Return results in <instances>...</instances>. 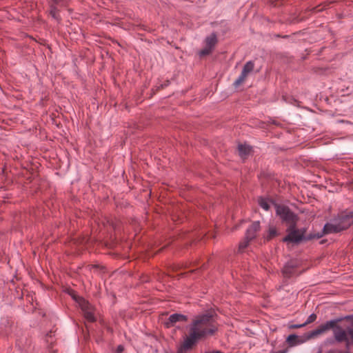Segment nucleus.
<instances>
[{
    "instance_id": "nucleus-1",
    "label": "nucleus",
    "mask_w": 353,
    "mask_h": 353,
    "mask_svg": "<svg viewBox=\"0 0 353 353\" xmlns=\"http://www.w3.org/2000/svg\"><path fill=\"white\" fill-rule=\"evenodd\" d=\"M212 317V314L210 313L200 314L195 317L189 326L188 335L185 336L183 342L179 347V353L187 352L192 350L199 341L216 333L217 328L214 325L207 327Z\"/></svg>"
},
{
    "instance_id": "nucleus-2",
    "label": "nucleus",
    "mask_w": 353,
    "mask_h": 353,
    "mask_svg": "<svg viewBox=\"0 0 353 353\" xmlns=\"http://www.w3.org/2000/svg\"><path fill=\"white\" fill-rule=\"evenodd\" d=\"M343 318H337L325 323L321 324L316 328L310 332L303 334L302 336H298L295 334H290L287 339L286 342L290 347H294L299 344H302L312 339H314L318 336L325 333L331 328L336 326V324L341 322Z\"/></svg>"
},
{
    "instance_id": "nucleus-3",
    "label": "nucleus",
    "mask_w": 353,
    "mask_h": 353,
    "mask_svg": "<svg viewBox=\"0 0 353 353\" xmlns=\"http://www.w3.org/2000/svg\"><path fill=\"white\" fill-rule=\"evenodd\" d=\"M275 208L276 216L279 217V220L283 224L286 225L288 227H291L294 224H297L299 217L298 214L294 213L288 205L279 204L274 200H271Z\"/></svg>"
},
{
    "instance_id": "nucleus-4",
    "label": "nucleus",
    "mask_w": 353,
    "mask_h": 353,
    "mask_svg": "<svg viewBox=\"0 0 353 353\" xmlns=\"http://www.w3.org/2000/svg\"><path fill=\"white\" fill-rule=\"evenodd\" d=\"M286 232L287 234L281 239V241L287 245H298L304 241V236L306 235V228L299 229L297 224H294L291 227H287Z\"/></svg>"
},
{
    "instance_id": "nucleus-5",
    "label": "nucleus",
    "mask_w": 353,
    "mask_h": 353,
    "mask_svg": "<svg viewBox=\"0 0 353 353\" xmlns=\"http://www.w3.org/2000/svg\"><path fill=\"white\" fill-rule=\"evenodd\" d=\"M334 222L341 232L347 230L353 224V211L345 210L339 212L331 219Z\"/></svg>"
},
{
    "instance_id": "nucleus-6",
    "label": "nucleus",
    "mask_w": 353,
    "mask_h": 353,
    "mask_svg": "<svg viewBox=\"0 0 353 353\" xmlns=\"http://www.w3.org/2000/svg\"><path fill=\"white\" fill-rule=\"evenodd\" d=\"M299 266V261L295 259H292L286 262L281 270L284 277L290 278L295 273V270Z\"/></svg>"
},
{
    "instance_id": "nucleus-7",
    "label": "nucleus",
    "mask_w": 353,
    "mask_h": 353,
    "mask_svg": "<svg viewBox=\"0 0 353 353\" xmlns=\"http://www.w3.org/2000/svg\"><path fill=\"white\" fill-rule=\"evenodd\" d=\"M188 320V316L179 313H174L168 317L164 325L165 327L170 328L174 327L178 322H187Z\"/></svg>"
},
{
    "instance_id": "nucleus-8",
    "label": "nucleus",
    "mask_w": 353,
    "mask_h": 353,
    "mask_svg": "<svg viewBox=\"0 0 353 353\" xmlns=\"http://www.w3.org/2000/svg\"><path fill=\"white\" fill-rule=\"evenodd\" d=\"M261 229L260 221H254L251 225L247 229L245 237L247 239L252 241L256 237V233Z\"/></svg>"
},
{
    "instance_id": "nucleus-9",
    "label": "nucleus",
    "mask_w": 353,
    "mask_h": 353,
    "mask_svg": "<svg viewBox=\"0 0 353 353\" xmlns=\"http://www.w3.org/2000/svg\"><path fill=\"white\" fill-rule=\"evenodd\" d=\"M341 232L340 229L334 222L326 223L322 231L320 232L321 237L328 234H336Z\"/></svg>"
},
{
    "instance_id": "nucleus-10",
    "label": "nucleus",
    "mask_w": 353,
    "mask_h": 353,
    "mask_svg": "<svg viewBox=\"0 0 353 353\" xmlns=\"http://www.w3.org/2000/svg\"><path fill=\"white\" fill-rule=\"evenodd\" d=\"M218 43L217 34L216 32L211 33L205 39V46L214 49L216 43Z\"/></svg>"
},
{
    "instance_id": "nucleus-11",
    "label": "nucleus",
    "mask_w": 353,
    "mask_h": 353,
    "mask_svg": "<svg viewBox=\"0 0 353 353\" xmlns=\"http://www.w3.org/2000/svg\"><path fill=\"white\" fill-rule=\"evenodd\" d=\"M252 148L250 145L239 144L238 145V151L239 154L241 157H245L250 154L252 151Z\"/></svg>"
},
{
    "instance_id": "nucleus-12",
    "label": "nucleus",
    "mask_w": 353,
    "mask_h": 353,
    "mask_svg": "<svg viewBox=\"0 0 353 353\" xmlns=\"http://www.w3.org/2000/svg\"><path fill=\"white\" fill-rule=\"evenodd\" d=\"M271 200L272 199L264 198L263 196H259L258 199V203L260 205V207H261L265 210L268 211L270 208L269 203H272Z\"/></svg>"
},
{
    "instance_id": "nucleus-13",
    "label": "nucleus",
    "mask_w": 353,
    "mask_h": 353,
    "mask_svg": "<svg viewBox=\"0 0 353 353\" xmlns=\"http://www.w3.org/2000/svg\"><path fill=\"white\" fill-rule=\"evenodd\" d=\"M78 304L83 312L85 311L90 310H92V305L87 300H85L83 297L79 298Z\"/></svg>"
},
{
    "instance_id": "nucleus-14",
    "label": "nucleus",
    "mask_w": 353,
    "mask_h": 353,
    "mask_svg": "<svg viewBox=\"0 0 353 353\" xmlns=\"http://www.w3.org/2000/svg\"><path fill=\"white\" fill-rule=\"evenodd\" d=\"M268 232V235L265 237V239L266 241H271L273 238H274L275 236H276L279 234L276 227H274V226L270 227Z\"/></svg>"
},
{
    "instance_id": "nucleus-15",
    "label": "nucleus",
    "mask_w": 353,
    "mask_h": 353,
    "mask_svg": "<svg viewBox=\"0 0 353 353\" xmlns=\"http://www.w3.org/2000/svg\"><path fill=\"white\" fill-rule=\"evenodd\" d=\"M59 10L54 5H51L49 10L50 14L57 21L61 20L60 15L59 14Z\"/></svg>"
},
{
    "instance_id": "nucleus-16",
    "label": "nucleus",
    "mask_w": 353,
    "mask_h": 353,
    "mask_svg": "<svg viewBox=\"0 0 353 353\" xmlns=\"http://www.w3.org/2000/svg\"><path fill=\"white\" fill-rule=\"evenodd\" d=\"M84 318L89 322L93 323L96 321V317L94 315L92 310L83 312Z\"/></svg>"
},
{
    "instance_id": "nucleus-17",
    "label": "nucleus",
    "mask_w": 353,
    "mask_h": 353,
    "mask_svg": "<svg viewBox=\"0 0 353 353\" xmlns=\"http://www.w3.org/2000/svg\"><path fill=\"white\" fill-rule=\"evenodd\" d=\"M254 62L252 61H249L244 65L242 70L248 74L250 72H251L254 70Z\"/></svg>"
},
{
    "instance_id": "nucleus-18",
    "label": "nucleus",
    "mask_w": 353,
    "mask_h": 353,
    "mask_svg": "<svg viewBox=\"0 0 353 353\" xmlns=\"http://www.w3.org/2000/svg\"><path fill=\"white\" fill-rule=\"evenodd\" d=\"M321 233L320 232L314 233V234L310 233L309 234H306L304 236L303 242H307V241L313 240L314 239H321Z\"/></svg>"
},
{
    "instance_id": "nucleus-19",
    "label": "nucleus",
    "mask_w": 353,
    "mask_h": 353,
    "mask_svg": "<svg viewBox=\"0 0 353 353\" xmlns=\"http://www.w3.org/2000/svg\"><path fill=\"white\" fill-rule=\"evenodd\" d=\"M250 241H251L250 240L247 239L245 237H244V239L239 243V251H243L244 249H245L248 246Z\"/></svg>"
},
{
    "instance_id": "nucleus-20",
    "label": "nucleus",
    "mask_w": 353,
    "mask_h": 353,
    "mask_svg": "<svg viewBox=\"0 0 353 353\" xmlns=\"http://www.w3.org/2000/svg\"><path fill=\"white\" fill-rule=\"evenodd\" d=\"M212 50L213 49L205 46L203 49L199 51V54L201 57L209 55L212 52Z\"/></svg>"
},
{
    "instance_id": "nucleus-21",
    "label": "nucleus",
    "mask_w": 353,
    "mask_h": 353,
    "mask_svg": "<svg viewBox=\"0 0 353 353\" xmlns=\"http://www.w3.org/2000/svg\"><path fill=\"white\" fill-rule=\"evenodd\" d=\"M316 318H317V316H316V314H314V313L311 314L307 317V321L305 323H303L305 326H306L307 325L310 324V323L314 322L316 320Z\"/></svg>"
},
{
    "instance_id": "nucleus-22",
    "label": "nucleus",
    "mask_w": 353,
    "mask_h": 353,
    "mask_svg": "<svg viewBox=\"0 0 353 353\" xmlns=\"http://www.w3.org/2000/svg\"><path fill=\"white\" fill-rule=\"evenodd\" d=\"M305 327L304 323L302 324H292L289 325L290 329H298Z\"/></svg>"
},
{
    "instance_id": "nucleus-23",
    "label": "nucleus",
    "mask_w": 353,
    "mask_h": 353,
    "mask_svg": "<svg viewBox=\"0 0 353 353\" xmlns=\"http://www.w3.org/2000/svg\"><path fill=\"white\" fill-rule=\"evenodd\" d=\"M70 295L72 298L78 303H79V298H82V296H80L76 294L74 291H72V293H70Z\"/></svg>"
},
{
    "instance_id": "nucleus-24",
    "label": "nucleus",
    "mask_w": 353,
    "mask_h": 353,
    "mask_svg": "<svg viewBox=\"0 0 353 353\" xmlns=\"http://www.w3.org/2000/svg\"><path fill=\"white\" fill-rule=\"evenodd\" d=\"M241 79H240L239 77L236 79V81L234 82L233 85L234 88H238L242 83H243Z\"/></svg>"
},
{
    "instance_id": "nucleus-25",
    "label": "nucleus",
    "mask_w": 353,
    "mask_h": 353,
    "mask_svg": "<svg viewBox=\"0 0 353 353\" xmlns=\"http://www.w3.org/2000/svg\"><path fill=\"white\" fill-rule=\"evenodd\" d=\"M335 342H337L336 340H335V337L334 339H332V338L327 339V340L325 341V343L330 344V345H333L335 343Z\"/></svg>"
},
{
    "instance_id": "nucleus-26",
    "label": "nucleus",
    "mask_w": 353,
    "mask_h": 353,
    "mask_svg": "<svg viewBox=\"0 0 353 353\" xmlns=\"http://www.w3.org/2000/svg\"><path fill=\"white\" fill-rule=\"evenodd\" d=\"M248 74H246L245 72H244L243 70L241 71V74H240V76L239 77V78L240 79H241L243 81H245V79L247 78L248 77Z\"/></svg>"
},
{
    "instance_id": "nucleus-27",
    "label": "nucleus",
    "mask_w": 353,
    "mask_h": 353,
    "mask_svg": "<svg viewBox=\"0 0 353 353\" xmlns=\"http://www.w3.org/2000/svg\"><path fill=\"white\" fill-rule=\"evenodd\" d=\"M248 74H246L245 72H244L243 70L241 71V74H240V76L239 77V78L240 79H241L243 81H245V79L247 78L248 77Z\"/></svg>"
},
{
    "instance_id": "nucleus-28",
    "label": "nucleus",
    "mask_w": 353,
    "mask_h": 353,
    "mask_svg": "<svg viewBox=\"0 0 353 353\" xmlns=\"http://www.w3.org/2000/svg\"><path fill=\"white\" fill-rule=\"evenodd\" d=\"M124 351V347L122 345H119L117 347L116 352L117 353H122Z\"/></svg>"
},
{
    "instance_id": "nucleus-29",
    "label": "nucleus",
    "mask_w": 353,
    "mask_h": 353,
    "mask_svg": "<svg viewBox=\"0 0 353 353\" xmlns=\"http://www.w3.org/2000/svg\"><path fill=\"white\" fill-rule=\"evenodd\" d=\"M170 83V81H166L164 83L161 84L159 86L157 87V89H163V88L168 86Z\"/></svg>"
},
{
    "instance_id": "nucleus-30",
    "label": "nucleus",
    "mask_w": 353,
    "mask_h": 353,
    "mask_svg": "<svg viewBox=\"0 0 353 353\" xmlns=\"http://www.w3.org/2000/svg\"><path fill=\"white\" fill-rule=\"evenodd\" d=\"M288 352V348H285L282 350H279L278 352H272L271 353H286Z\"/></svg>"
},
{
    "instance_id": "nucleus-31",
    "label": "nucleus",
    "mask_w": 353,
    "mask_h": 353,
    "mask_svg": "<svg viewBox=\"0 0 353 353\" xmlns=\"http://www.w3.org/2000/svg\"><path fill=\"white\" fill-rule=\"evenodd\" d=\"M106 330L108 332H110V333H112L113 332V329L109 326H106Z\"/></svg>"
},
{
    "instance_id": "nucleus-32",
    "label": "nucleus",
    "mask_w": 353,
    "mask_h": 353,
    "mask_svg": "<svg viewBox=\"0 0 353 353\" xmlns=\"http://www.w3.org/2000/svg\"><path fill=\"white\" fill-rule=\"evenodd\" d=\"M205 353H223L219 350H215V351H212V352H207Z\"/></svg>"
},
{
    "instance_id": "nucleus-33",
    "label": "nucleus",
    "mask_w": 353,
    "mask_h": 353,
    "mask_svg": "<svg viewBox=\"0 0 353 353\" xmlns=\"http://www.w3.org/2000/svg\"><path fill=\"white\" fill-rule=\"evenodd\" d=\"M54 4H59L62 0H52Z\"/></svg>"
},
{
    "instance_id": "nucleus-34",
    "label": "nucleus",
    "mask_w": 353,
    "mask_h": 353,
    "mask_svg": "<svg viewBox=\"0 0 353 353\" xmlns=\"http://www.w3.org/2000/svg\"><path fill=\"white\" fill-rule=\"evenodd\" d=\"M282 36H283V35H281V34H275L274 35V37H276V38H282Z\"/></svg>"
},
{
    "instance_id": "nucleus-35",
    "label": "nucleus",
    "mask_w": 353,
    "mask_h": 353,
    "mask_svg": "<svg viewBox=\"0 0 353 353\" xmlns=\"http://www.w3.org/2000/svg\"><path fill=\"white\" fill-rule=\"evenodd\" d=\"M327 241V239H323L320 241V244L323 245V244L325 243Z\"/></svg>"
},
{
    "instance_id": "nucleus-36",
    "label": "nucleus",
    "mask_w": 353,
    "mask_h": 353,
    "mask_svg": "<svg viewBox=\"0 0 353 353\" xmlns=\"http://www.w3.org/2000/svg\"><path fill=\"white\" fill-rule=\"evenodd\" d=\"M25 175H26V174H25V173H23V178H25V177H26L27 180H30V179H31V177H32V176H26Z\"/></svg>"
},
{
    "instance_id": "nucleus-37",
    "label": "nucleus",
    "mask_w": 353,
    "mask_h": 353,
    "mask_svg": "<svg viewBox=\"0 0 353 353\" xmlns=\"http://www.w3.org/2000/svg\"><path fill=\"white\" fill-rule=\"evenodd\" d=\"M167 246H168V245H166V247H167ZM165 248V246H164V247H163V248H160V249L157 251V253L162 252Z\"/></svg>"
},
{
    "instance_id": "nucleus-38",
    "label": "nucleus",
    "mask_w": 353,
    "mask_h": 353,
    "mask_svg": "<svg viewBox=\"0 0 353 353\" xmlns=\"http://www.w3.org/2000/svg\"><path fill=\"white\" fill-rule=\"evenodd\" d=\"M289 37H290L289 35H283L282 38L286 39V38H288Z\"/></svg>"
},
{
    "instance_id": "nucleus-39",
    "label": "nucleus",
    "mask_w": 353,
    "mask_h": 353,
    "mask_svg": "<svg viewBox=\"0 0 353 353\" xmlns=\"http://www.w3.org/2000/svg\"><path fill=\"white\" fill-rule=\"evenodd\" d=\"M177 353H179V349L177 350ZM180 353H183V352H180Z\"/></svg>"
}]
</instances>
